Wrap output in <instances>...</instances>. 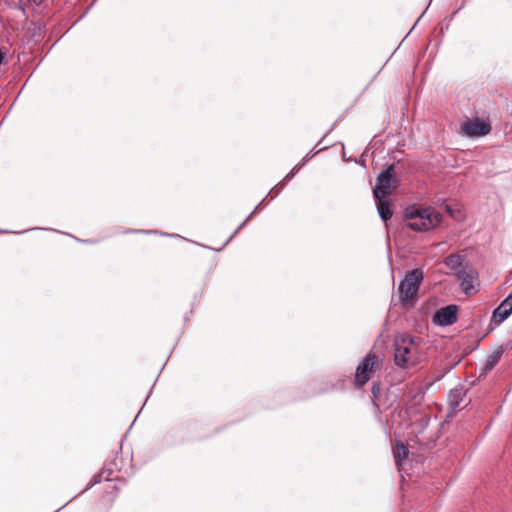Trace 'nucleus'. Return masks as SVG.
Instances as JSON below:
<instances>
[{
	"mask_svg": "<svg viewBox=\"0 0 512 512\" xmlns=\"http://www.w3.org/2000/svg\"><path fill=\"white\" fill-rule=\"evenodd\" d=\"M423 346L418 338L402 334L395 340V364L400 368H408L418 364L423 358Z\"/></svg>",
	"mask_w": 512,
	"mask_h": 512,
	"instance_id": "nucleus-1",
	"label": "nucleus"
},
{
	"mask_svg": "<svg viewBox=\"0 0 512 512\" xmlns=\"http://www.w3.org/2000/svg\"><path fill=\"white\" fill-rule=\"evenodd\" d=\"M407 226L414 231L423 232L438 226L442 216L434 208L410 206L405 211Z\"/></svg>",
	"mask_w": 512,
	"mask_h": 512,
	"instance_id": "nucleus-2",
	"label": "nucleus"
},
{
	"mask_svg": "<svg viewBox=\"0 0 512 512\" xmlns=\"http://www.w3.org/2000/svg\"><path fill=\"white\" fill-rule=\"evenodd\" d=\"M423 280V273L415 269L406 274L398 287L399 299L402 304L408 303L417 294L420 284Z\"/></svg>",
	"mask_w": 512,
	"mask_h": 512,
	"instance_id": "nucleus-3",
	"label": "nucleus"
},
{
	"mask_svg": "<svg viewBox=\"0 0 512 512\" xmlns=\"http://www.w3.org/2000/svg\"><path fill=\"white\" fill-rule=\"evenodd\" d=\"M393 165H389L377 177L376 186L373 189L375 198L386 197L390 194Z\"/></svg>",
	"mask_w": 512,
	"mask_h": 512,
	"instance_id": "nucleus-4",
	"label": "nucleus"
},
{
	"mask_svg": "<svg viewBox=\"0 0 512 512\" xmlns=\"http://www.w3.org/2000/svg\"><path fill=\"white\" fill-rule=\"evenodd\" d=\"M377 362V357L373 354H368L363 362L357 367L355 373V383L359 387L367 383L370 378V373L373 371V367Z\"/></svg>",
	"mask_w": 512,
	"mask_h": 512,
	"instance_id": "nucleus-5",
	"label": "nucleus"
},
{
	"mask_svg": "<svg viewBox=\"0 0 512 512\" xmlns=\"http://www.w3.org/2000/svg\"><path fill=\"white\" fill-rule=\"evenodd\" d=\"M490 124L478 118L467 120L462 124V131L471 137L487 135L490 132Z\"/></svg>",
	"mask_w": 512,
	"mask_h": 512,
	"instance_id": "nucleus-6",
	"label": "nucleus"
},
{
	"mask_svg": "<svg viewBox=\"0 0 512 512\" xmlns=\"http://www.w3.org/2000/svg\"><path fill=\"white\" fill-rule=\"evenodd\" d=\"M457 320V307L455 305H448L436 311L434 315V322L440 326H448L455 323Z\"/></svg>",
	"mask_w": 512,
	"mask_h": 512,
	"instance_id": "nucleus-7",
	"label": "nucleus"
},
{
	"mask_svg": "<svg viewBox=\"0 0 512 512\" xmlns=\"http://www.w3.org/2000/svg\"><path fill=\"white\" fill-rule=\"evenodd\" d=\"M476 271L471 267H466L455 275L457 280L460 282V285L465 292V294L470 295L474 290V281L476 280Z\"/></svg>",
	"mask_w": 512,
	"mask_h": 512,
	"instance_id": "nucleus-8",
	"label": "nucleus"
},
{
	"mask_svg": "<svg viewBox=\"0 0 512 512\" xmlns=\"http://www.w3.org/2000/svg\"><path fill=\"white\" fill-rule=\"evenodd\" d=\"M512 313V293L509 294L501 304L493 311L494 322L500 324Z\"/></svg>",
	"mask_w": 512,
	"mask_h": 512,
	"instance_id": "nucleus-9",
	"label": "nucleus"
},
{
	"mask_svg": "<svg viewBox=\"0 0 512 512\" xmlns=\"http://www.w3.org/2000/svg\"><path fill=\"white\" fill-rule=\"evenodd\" d=\"M309 155L305 156L302 160L301 163L295 165L292 170L284 177V179L279 182L275 187H273L271 189V191L269 192V194L267 195V197L271 194V193H274L277 195L279 193V191L284 187L285 185V182L291 180L295 174L302 168V166L306 163V161L309 159Z\"/></svg>",
	"mask_w": 512,
	"mask_h": 512,
	"instance_id": "nucleus-10",
	"label": "nucleus"
},
{
	"mask_svg": "<svg viewBox=\"0 0 512 512\" xmlns=\"http://www.w3.org/2000/svg\"><path fill=\"white\" fill-rule=\"evenodd\" d=\"M408 449L403 445L402 442H397L393 447V455L395 459V463L398 467V470L401 472L403 469L404 460L408 456Z\"/></svg>",
	"mask_w": 512,
	"mask_h": 512,
	"instance_id": "nucleus-11",
	"label": "nucleus"
},
{
	"mask_svg": "<svg viewBox=\"0 0 512 512\" xmlns=\"http://www.w3.org/2000/svg\"><path fill=\"white\" fill-rule=\"evenodd\" d=\"M444 264L454 271L455 275L458 271L466 268L467 266L463 265V258L459 254H450L444 259Z\"/></svg>",
	"mask_w": 512,
	"mask_h": 512,
	"instance_id": "nucleus-12",
	"label": "nucleus"
},
{
	"mask_svg": "<svg viewBox=\"0 0 512 512\" xmlns=\"http://www.w3.org/2000/svg\"><path fill=\"white\" fill-rule=\"evenodd\" d=\"M377 200V210L380 218L383 221H387L392 217V210L390 208L389 202L385 199V197L375 198Z\"/></svg>",
	"mask_w": 512,
	"mask_h": 512,
	"instance_id": "nucleus-13",
	"label": "nucleus"
},
{
	"mask_svg": "<svg viewBox=\"0 0 512 512\" xmlns=\"http://www.w3.org/2000/svg\"><path fill=\"white\" fill-rule=\"evenodd\" d=\"M465 393L462 389H453L449 393V402L453 410L461 407Z\"/></svg>",
	"mask_w": 512,
	"mask_h": 512,
	"instance_id": "nucleus-14",
	"label": "nucleus"
},
{
	"mask_svg": "<svg viewBox=\"0 0 512 512\" xmlns=\"http://www.w3.org/2000/svg\"><path fill=\"white\" fill-rule=\"evenodd\" d=\"M503 348L499 347L497 348L493 353L487 356L486 362L484 364V369L486 371L491 370L494 368V366L500 361L502 355H503Z\"/></svg>",
	"mask_w": 512,
	"mask_h": 512,
	"instance_id": "nucleus-15",
	"label": "nucleus"
},
{
	"mask_svg": "<svg viewBox=\"0 0 512 512\" xmlns=\"http://www.w3.org/2000/svg\"><path fill=\"white\" fill-rule=\"evenodd\" d=\"M264 200H262L255 209L247 216V218L237 227V229L234 231L233 235L237 234L245 225L246 223L252 218V216L260 209L262 203Z\"/></svg>",
	"mask_w": 512,
	"mask_h": 512,
	"instance_id": "nucleus-16",
	"label": "nucleus"
},
{
	"mask_svg": "<svg viewBox=\"0 0 512 512\" xmlns=\"http://www.w3.org/2000/svg\"><path fill=\"white\" fill-rule=\"evenodd\" d=\"M100 480L97 478V476H94L91 481L89 482L88 486L86 487V489H89L90 487H92L93 485H95L96 483H98Z\"/></svg>",
	"mask_w": 512,
	"mask_h": 512,
	"instance_id": "nucleus-17",
	"label": "nucleus"
},
{
	"mask_svg": "<svg viewBox=\"0 0 512 512\" xmlns=\"http://www.w3.org/2000/svg\"><path fill=\"white\" fill-rule=\"evenodd\" d=\"M446 211L452 216V209L450 206H446Z\"/></svg>",
	"mask_w": 512,
	"mask_h": 512,
	"instance_id": "nucleus-18",
	"label": "nucleus"
},
{
	"mask_svg": "<svg viewBox=\"0 0 512 512\" xmlns=\"http://www.w3.org/2000/svg\"><path fill=\"white\" fill-rule=\"evenodd\" d=\"M33 3H35L36 5H39L42 3L43 0H31Z\"/></svg>",
	"mask_w": 512,
	"mask_h": 512,
	"instance_id": "nucleus-19",
	"label": "nucleus"
},
{
	"mask_svg": "<svg viewBox=\"0 0 512 512\" xmlns=\"http://www.w3.org/2000/svg\"><path fill=\"white\" fill-rule=\"evenodd\" d=\"M233 234L229 237V239L227 241H225V244H228V242L233 238Z\"/></svg>",
	"mask_w": 512,
	"mask_h": 512,
	"instance_id": "nucleus-20",
	"label": "nucleus"
}]
</instances>
